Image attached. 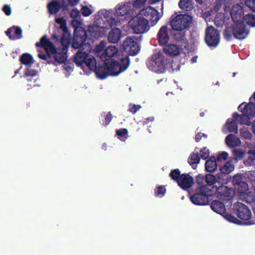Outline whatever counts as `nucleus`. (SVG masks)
Masks as SVG:
<instances>
[{"mask_svg": "<svg viewBox=\"0 0 255 255\" xmlns=\"http://www.w3.org/2000/svg\"><path fill=\"white\" fill-rule=\"evenodd\" d=\"M105 22L104 25L97 24L90 25L87 30L84 29H79L74 31V37L72 41V46L74 49H78L84 43H86L87 39L94 41L103 35L104 29L111 28L116 24V20L114 18L104 16L103 19Z\"/></svg>", "mask_w": 255, "mask_h": 255, "instance_id": "f257e3e1", "label": "nucleus"}, {"mask_svg": "<svg viewBox=\"0 0 255 255\" xmlns=\"http://www.w3.org/2000/svg\"><path fill=\"white\" fill-rule=\"evenodd\" d=\"M78 51L75 54L74 61L75 64L82 68L86 66L89 70L96 68L97 64L95 58L89 55L92 50L91 44L88 42L84 43L78 49Z\"/></svg>", "mask_w": 255, "mask_h": 255, "instance_id": "f03ea898", "label": "nucleus"}, {"mask_svg": "<svg viewBox=\"0 0 255 255\" xmlns=\"http://www.w3.org/2000/svg\"><path fill=\"white\" fill-rule=\"evenodd\" d=\"M35 46L43 48L46 52L51 51L55 61L59 64L64 63L67 59L68 49L60 48L57 49L46 35L43 36L40 41L36 43Z\"/></svg>", "mask_w": 255, "mask_h": 255, "instance_id": "7ed1b4c3", "label": "nucleus"}, {"mask_svg": "<svg viewBox=\"0 0 255 255\" xmlns=\"http://www.w3.org/2000/svg\"><path fill=\"white\" fill-rule=\"evenodd\" d=\"M213 194V191L208 186H200L195 189L193 195H190V199L195 205L204 206L208 204L209 198Z\"/></svg>", "mask_w": 255, "mask_h": 255, "instance_id": "20e7f679", "label": "nucleus"}, {"mask_svg": "<svg viewBox=\"0 0 255 255\" xmlns=\"http://www.w3.org/2000/svg\"><path fill=\"white\" fill-rule=\"evenodd\" d=\"M167 59L161 53L153 54L146 63L148 68L157 73H163L165 70Z\"/></svg>", "mask_w": 255, "mask_h": 255, "instance_id": "39448f33", "label": "nucleus"}, {"mask_svg": "<svg viewBox=\"0 0 255 255\" xmlns=\"http://www.w3.org/2000/svg\"><path fill=\"white\" fill-rule=\"evenodd\" d=\"M130 64V59L128 56H122L120 61L112 60L111 62H108L109 68L110 75L116 76L125 71Z\"/></svg>", "mask_w": 255, "mask_h": 255, "instance_id": "423d86ee", "label": "nucleus"}, {"mask_svg": "<svg viewBox=\"0 0 255 255\" xmlns=\"http://www.w3.org/2000/svg\"><path fill=\"white\" fill-rule=\"evenodd\" d=\"M170 25L174 30H185L190 26L192 17L187 14H180L171 17Z\"/></svg>", "mask_w": 255, "mask_h": 255, "instance_id": "0eeeda50", "label": "nucleus"}, {"mask_svg": "<svg viewBox=\"0 0 255 255\" xmlns=\"http://www.w3.org/2000/svg\"><path fill=\"white\" fill-rule=\"evenodd\" d=\"M234 211L240 219L245 221L247 225H252L253 221L251 220L252 213L250 209L244 204L237 202L234 205Z\"/></svg>", "mask_w": 255, "mask_h": 255, "instance_id": "6e6552de", "label": "nucleus"}, {"mask_svg": "<svg viewBox=\"0 0 255 255\" xmlns=\"http://www.w3.org/2000/svg\"><path fill=\"white\" fill-rule=\"evenodd\" d=\"M131 28L134 33L142 34L148 31L150 26L147 21L139 13L129 22Z\"/></svg>", "mask_w": 255, "mask_h": 255, "instance_id": "1a4fd4ad", "label": "nucleus"}, {"mask_svg": "<svg viewBox=\"0 0 255 255\" xmlns=\"http://www.w3.org/2000/svg\"><path fill=\"white\" fill-rule=\"evenodd\" d=\"M205 41L211 48L216 47L220 41V31L212 26L207 27L205 30Z\"/></svg>", "mask_w": 255, "mask_h": 255, "instance_id": "9d476101", "label": "nucleus"}, {"mask_svg": "<svg viewBox=\"0 0 255 255\" xmlns=\"http://www.w3.org/2000/svg\"><path fill=\"white\" fill-rule=\"evenodd\" d=\"M139 14L144 17L148 23L150 22L151 26L155 25L162 16L156 9L150 6L144 7L140 11Z\"/></svg>", "mask_w": 255, "mask_h": 255, "instance_id": "9b49d317", "label": "nucleus"}, {"mask_svg": "<svg viewBox=\"0 0 255 255\" xmlns=\"http://www.w3.org/2000/svg\"><path fill=\"white\" fill-rule=\"evenodd\" d=\"M217 197L225 203H229L231 205L233 198L235 195V191L232 188H229L226 186H220L217 189Z\"/></svg>", "mask_w": 255, "mask_h": 255, "instance_id": "f8f14e48", "label": "nucleus"}, {"mask_svg": "<svg viewBox=\"0 0 255 255\" xmlns=\"http://www.w3.org/2000/svg\"><path fill=\"white\" fill-rule=\"evenodd\" d=\"M232 26L235 38L243 40L247 37L249 30L246 29V25L243 21L234 22Z\"/></svg>", "mask_w": 255, "mask_h": 255, "instance_id": "ddd939ff", "label": "nucleus"}, {"mask_svg": "<svg viewBox=\"0 0 255 255\" xmlns=\"http://www.w3.org/2000/svg\"><path fill=\"white\" fill-rule=\"evenodd\" d=\"M124 51L131 56L136 55L140 50V47L136 41L130 37H127L123 43Z\"/></svg>", "mask_w": 255, "mask_h": 255, "instance_id": "4468645a", "label": "nucleus"}, {"mask_svg": "<svg viewBox=\"0 0 255 255\" xmlns=\"http://www.w3.org/2000/svg\"><path fill=\"white\" fill-rule=\"evenodd\" d=\"M171 29L168 28L167 25L160 27L157 34V39L160 45H164L168 43L171 36Z\"/></svg>", "mask_w": 255, "mask_h": 255, "instance_id": "2eb2a0df", "label": "nucleus"}, {"mask_svg": "<svg viewBox=\"0 0 255 255\" xmlns=\"http://www.w3.org/2000/svg\"><path fill=\"white\" fill-rule=\"evenodd\" d=\"M177 183L181 189L187 190L193 185L194 179L189 174L183 173Z\"/></svg>", "mask_w": 255, "mask_h": 255, "instance_id": "dca6fc26", "label": "nucleus"}, {"mask_svg": "<svg viewBox=\"0 0 255 255\" xmlns=\"http://www.w3.org/2000/svg\"><path fill=\"white\" fill-rule=\"evenodd\" d=\"M5 33L12 40L20 39L22 37V29L18 26L14 25L8 28Z\"/></svg>", "mask_w": 255, "mask_h": 255, "instance_id": "f3484780", "label": "nucleus"}, {"mask_svg": "<svg viewBox=\"0 0 255 255\" xmlns=\"http://www.w3.org/2000/svg\"><path fill=\"white\" fill-rule=\"evenodd\" d=\"M244 9L240 4H234L231 10V16L234 22L241 21L243 18Z\"/></svg>", "mask_w": 255, "mask_h": 255, "instance_id": "a211bd4d", "label": "nucleus"}, {"mask_svg": "<svg viewBox=\"0 0 255 255\" xmlns=\"http://www.w3.org/2000/svg\"><path fill=\"white\" fill-rule=\"evenodd\" d=\"M92 70L95 71L98 78L102 80L105 79L108 76H110L107 61H105L102 66L97 67L96 64V68L93 69Z\"/></svg>", "mask_w": 255, "mask_h": 255, "instance_id": "6ab92c4d", "label": "nucleus"}, {"mask_svg": "<svg viewBox=\"0 0 255 255\" xmlns=\"http://www.w3.org/2000/svg\"><path fill=\"white\" fill-rule=\"evenodd\" d=\"M244 103L241 104L238 110L243 114H247L251 118L255 116V104L253 102H250L249 104L245 105L244 107H242Z\"/></svg>", "mask_w": 255, "mask_h": 255, "instance_id": "aec40b11", "label": "nucleus"}, {"mask_svg": "<svg viewBox=\"0 0 255 255\" xmlns=\"http://www.w3.org/2000/svg\"><path fill=\"white\" fill-rule=\"evenodd\" d=\"M225 203L219 200H215L212 202L210 207L215 212L223 215L226 212Z\"/></svg>", "mask_w": 255, "mask_h": 255, "instance_id": "412c9836", "label": "nucleus"}, {"mask_svg": "<svg viewBox=\"0 0 255 255\" xmlns=\"http://www.w3.org/2000/svg\"><path fill=\"white\" fill-rule=\"evenodd\" d=\"M118 52V50L115 46H108L105 49L104 53L102 54L101 57L105 61H107L108 58L114 57Z\"/></svg>", "mask_w": 255, "mask_h": 255, "instance_id": "4be33fe9", "label": "nucleus"}, {"mask_svg": "<svg viewBox=\"0 0 255 255\" xmlns=\"http://www.w3.org/2000/svg\"><path fill=\"white\" fill-rule=\"evenodd\" d=\"M121 37V31L118 28H114L112 29L110 31L108 39V41L113 43H117Z\"/></svg>", "mask_w": 255, "mask_h": 255, "instance_id": "5701e85b", "label": "nucleus"}, {"mask_svg": "<svg viewBox=\"0 0 255 255\" xmlns=\"http://www.w3.org/2000/svg\"><path fill=\"white\" fill-rule=\"evenodd\" d=\"M171 37L177 41H187L184 30H174L171 29Z\"/></svg>", "mask_w": 255, "mask_h": 255, "instance_id": "b1692460", "label": "nucleus"}, {"mask_svg": "<svg viewBox=\"0 0 255 255\" xmlns=\"http://www.w3.org/2000/svg\"><path fill=\"white\" fill-rule=\"evenodd\" d=\"M164 52L170 56H176L180 53V49L176 45L169 44L165 45L163 48Z\"/></svg>", "mask_w": 255, "mask_h": 255, "instance_id": "393cba45", "label": "nucleus"}, {"mask_svg": "<svg viewBox=\"0 0 255 255\" xmlns=\"http://www.w3.org/2000/svg\"><path fill=\"white\" fill-rule=\"evenodd\" d=\"M225 142L229 147H235L239 145L241 141L234 134H230L226 137Z\"/></svg>", "mask_w": 255, "mask_h": 255, "instance_id": "a878e982", "label": "nucleus"}, {"mask_svg": "<svg viewBox=\"0 0 255 255\" xmlns=\"http://www.w3.org/2000/svg\"><path fill=\"white\" fill-rule=\"evenodd\" d=\"M47 7L50 14H55L61 9V4L57 0H53L47 4Z\"/></svg>", "mask_w": 255, "mask_h": 255, "instance_id": "bb28decb", "label": "nucleus"}, {"mask_svg": "<svg viewBox=\"0 0 255 255\" xmlns=\"http://www.w3.org/2000/svg\"><path fill=\"white\" fill-rule=\"evenodd\" d=\"M205 169L207 171L212 172L217 168V160L214 156L210 157L205 162Z\"/></svg>", "mask_w": 255, "mask_h": 255, "instance_id": "cd10ccee", "label": "nucleus"}, {"mask_svg": "<svg viewBox=\"0 0 255 255\" xmlns=\"http://www.w3.org/2000/svg\"><path fill=\"white\" fill-rule=\"evenodd\" d=\"M200 158L198 152H192L190 155L188 159V162L193 169H195L197 167V164L200 162Z\"/></svg>", "mask_w": 255, "mask_h": 255, "instance_id": "c85d7f7f", "label": "nucleus"}, {"mask_svg": "<svg viewBox=\"0 0 255 255\" xmlns=\"http://www.w3.org/2000/svg\"><path fill=\"white\" fill-rule=\"evenodd\" d=\"M234 165L232 161H226L223 166L220 167V170L223 174H228L234 169Z\"/></svg>", "mask_w": 255, "mask_h": 255, "instance_id": "c756f323", "label": "nucleus"}, {"mask_svg": "<svg viewBox=\"0 0 255 255\" xmlns=\"http://www.w3.org/2000/svg\"><path fill=\"white\" fill-rule=\"evenodd\" d=\"M20 61L22 64L31 66L33 63V59L31 54L25 53L21 56Z\"/></svg>", "mask_w": 255, "mask_h": 255, "instance_id": "7c9ffc66", "label": "nucleus"}, {"mask_svg": "<svg viewBox=\"0 0 255 255\" xmlns=\"http://www.w3.org/2000/svg\"><path fill=\"white\" fill-rule=\"evenodd\" d=\"M179 7L186 11H190L193 8L192 0H180L178 3Z\"/></svg>", "mask_w": 255, "mask_h": 255, "instance_id": "2f4dec72", "label": "nucleus"}, {"mask_svg": "<svg viewBox=\"0 0 255 255\" xmlns=\"http://www.w3.org/2000/svg\"><path fill=\"white\" fill-rule=\"evenodd\" d=\"M128 3H126L124 4H119L116 8V14L118 16H124L128 13Z\"/></svg>", "mask_w": 255, "mask_h": 255, "instance_id": "473e14b6", "label": "nucleus"}, {"mask_svg": "<svg viewBox=\"0 0 255 255\" xmlns=\"http://www.w3.org/2000/svg\"><path fill=\"white\" fill-rule=\"evenodd\" d=\"M217 182H218V180L215 176L211 174H206L205 176V183H206L207 184L204 186H208V187H209V188L212 190L213 187H212V186Z\"/></svg>", "mask_w": 255, "mask_h": 255, "instance_id": "72a5a7b5", "label": "nucleus"}, {"mask_svg": "<svg viewBox=\"0 0 255 255\" xmlns=\"http://www.w3.org/2000/svg\"><path fill=\"white\" fill-rule=\"evenodd\" d=\"M245 22L251 27H255V15L248 13L243 16Z\"/></svg>", "mask_w": 255, "mask_h": 255, "instance_id": "f704fd0d", "label": "nucleus"}, {"mask_svg": "<svg viewBox=\"0 0 255 255\" xmlns=\"http://www.w3.org/2000/svg\"><path fill=\"white\" fill-rule=\"evenodd\" d=\"M226 125L228 126V129L231 132H238V126L236 122L231 119H228L226 122Z\"/></svg>", "mask_w": 255, "mask_h": 255, "instance_id": "c9c22d12", "label": "nucleus"}, {"mask_svg": "<svg viewBox=\"0 0 255 255\" xmlns=\"http://www.w3.org/2000/svg\"><path fill=\"white\" fill-rule=\"evenodd\" d=\"M223 36L224 38L227 41H230L233 40V36H234L233 26L226 28L223 32Z\"/></svg>", "mask_w": 255, "mask_h": 255, "instance_id": "e433bc0d", "label": "nucleus"}, {"mask_svg": "<svg viewBox=\"0 0 255 255\" xmlns=\"http://www.w3.org/2000/svg\"><path fill=\"white\" fill-rule=\"evenodd\" d=\"M233 0H217L216 4L218 6L221 7L224 6V9L226 10L227 8L230 9L232 4Z\"/></svg>", "mask_w": 255, "mask_h": 255, "instance_id": "4c0bfd02", "label": "nucleus"}, {"mask_svg": "<svg viewBox=\"0 0 255 255\" xmlns=\"http://www.w3.org/2000/svg\"><path fill=\"white\" fill-rule=\"evenodd\" d=\"M182 174H181L180 171L178 168L171 170L169 176L174 181L176 182L178 181L180 177H181Z\"/></svg>", "mask_w": 255, "mask_h": 255, "instance_id": "58836bf2", "label": "nucleus"}, {"mask_svg": "<svg viewBox=\"0 0 255 255\" xmlns=\"http://www.w3.org/2000/svg\"><path fill=\"white\" fill-rule=\"evenodd\" d=\"M248 157L246 162L249 165L255 163V149L249 150L248 152Z\"/></svg>", "mask_w": 255, "mask_h": 255, "instance_id": "ea45409f", "label": "nucleus"}, {"mask_svg": "<svg viewBox=\"0 0 255 255\" xmlns=\"http://www.w3.org/2000/svg\"><path fill=\"white\" fill-rule=\"evenodd\" d=\"M104 118V121H103V125L105 127L109 125L113 119V116L110 112L104 114L102 115Z\"/></svg>", "mask_w": 255, "mask_h": 255, "instance_id": "a19ab883", "label": "nucleus"}, {"mask_svg": "<svg viewBox=\"0 0 255 255\" xmlns=\"http://www.w3.org/2000/svg\"><path fill=\"white\" fill-rule=\"evenodd\" d=\"M251 118V117L247 115V114H243V115L240 117L239 122L241 124L249 126L251 124L250 121Z\"/></svg>", "mask_w": 255, "mask_h": 255, "instance_id": "79ce46f5", "label": "nucleus"}, {"mask_svg": "<svg viewBox=\"0 0 255 255\" xmlns=\"http://www.w3.org/2000/svg\"><path fill=\"white\" fill-rule=\"evenodd\" d=\"M155 195L156 197L161 195L163 196L165 195L166 192V189L163 186H159L157 187L154 190Z\"/></svg>", "mask_w": 255, "mask_h": 255, "instance_id": "37998d69", "label": "nucleus"}, {"mask_svg": "<svg viewBox=\"0 0 255 255\" xmlns=\"http://www.w3.org/2000/svg\"><path fill=\"white\" fill-rule=\"evenodd\" d=\"M60 43L63 46L61 48H66V49H68L70 43L69 39L66 38L64 34L60 39Z\"/></svg>", "mask_w": 255, "mask_h": 255, "instance_id": "c03bdc74", "label": "nucleus"}, {"mask_svg": "<svg viewBox=\"0 0 255 255\" xmlns=\"http://www.w3.org/2000/svg\"><path fill=\"white\" fill-rule=\"evenodd\" d=\"M38 57L42 60H48V59H49L51 58V51H49L48 52H46V54L44 53L42 51H40L38 50Z\"/></svg>", "mask_w": 255, "mask_h": 255, "instance_id": "a18cd8bd", "label": "nucleus"}, {"mask_svg": "<svg viewBox=\"0 0 255 255\" xmlns=\"http://www.w3.org/2000/svg\"><path fill=\"white\" fill-rule=\"evenodd\" d=\"M205 182V177L203 175L199 174L196 176V183L198 184L199 187L202 185H204V184Z\"/></svg>", "mask_w": 255, "mask_h": 255, "instance_id": "49530a36", "label": "nucleus"}, {"mask_svg": "<svg viewBox=\"0 0 255 255\" xmlns=\"http://www.w3.org/2000/svg\"><path fill=\"white\" fill-rule=\"evenodd\" d=\"M133 7L135 8H139L142 6L147 0H131Z\"/></svg>", "mask_w": 255, "mask_h": 255, "instance_id": "de8ad7c7", "label": "nucleus"}, {"mask_svg": "<svg viewBox=\"0 0 255 255\" xmlns=\"http://www.w3.org/2000/svg\"><path fill=\"white\" fill-rule=\"evenodd\" d=\"M242 181V175L241 174H236L233 176L232 182L235 186L239 185Z\"/></svg>", "mask_w": 255, "mask_h": 255, "instance_id": "09e8293b", "label": "nucleus"}, {"mask_svg": "<svg viewBox=\"0 0 255 255\" xmlns=\"http://www.w3.org/2000/svg\"><path fill=\"white\" fill-rule=\"evenodd\" d=\"M245 4L252 11L255 12V0H246Z\"/></svg>", "mask_w": 255, "mask_h": 255, "instance_id": "8fccbe9b", "label": "nucleus"}, {"mask_svg": "<svg viewBox=\"0 0 255 255\" xmlns=\"http://www.w3.org/2000/svg\"><path fill=\"white\" fill-rule=\"evenodd\" d=\"M81 11L82 14L84 16H88L92 13L91 9L87 6H83Z\"/></svg>", "mask_w": 255, "mask_h": 255, "instance_id": "3c124183", "label": "nucleus"}, {"mask_svg": "<svg viewBox=\"0 0 255 255\" xmlns=\"http://www.w3.org/2000/svg\"><path fill=\"white\" fill-rule=\"evenodd\" d=\"M233 153L235 158L239 159L243 158L245 154V153L240 149H234Z\"/></svg>", "mask_w": 255, "mask_h": 255, "instance_id": "603ef678", "label": "nucleus"}, {"mask_svg": "<svg viewBox=\"0 0 255 255\" xmlns=\"http://www.w3.org/2000/svg\"><path fill=\"white\" fill-rule=\"evenodd\" d=\"M200 155L202 159H207L209 156V149L206 147H204L200 150Z\"/></svg>", "mask_w": 255, "mask_h": 255, "instance_id": "864d4df0", "label": "nucleus"}, {"mask_svg": "<svg viewBox=\"0 0 255 255\" xmlns=\"http://www.w3.org/2000/svg\"><path fill=\"white\" fill-rule=\"evenodd\" d=\"M228 157V153L226 151H223L220 153L217 156L216 160L217 161H221L222 160H226Z\"/></svg>", "mask_w": 255, "mask_h": 255, "instance_id": "5fc2aeb1", "label": "nucleus"}, {"mask_svg": "<svg viewBox=\"0 0 255 255\" xmlns=\"http://www.w3.org/2000/svg\"><path fill=\"white\" fill-rule=\"evenodd\" d=\"M141 107L140 105H136L134 104H130L128 111L132 114H135L137 111H138Z\"/></svg>", "mask_w": 255, "mask_h": 255, "instance_id": "6e6d98bb", "label": "nucleus"}, {"mask_svg": "<svg viewBox=\"0 0 255 255\" xmlns=\"http://www.w3.org/2000/svg\"><path fill=\"white\" fill-rule=\"evenodd\" d=\"M37 74V71L35 70H31L29 68H27L24 74V76L28 78L29 77H34Z\"/></svg>", "mask_w": 255, "mask_h": 255, "instance_id": "4d7b16f0", "label": "nucleus"}, {"mask_svg": "<svg viewBox=\"0 0 255 255\" xmlns=\"http://www.w3.org/2000/svg\"><path fill=\"white\" fill-rule=\"evenodd\" d=\"M245 201L250 204L254 202L255 201V195L254 194H247L245 197Z\"/></svg>", "mask_w": 255, "mask_h": 255, "instance_id": "13d9d810", "label": "nucleus"}, {"mask_svg": "<svg viewBox=\"0 0 255 255\" xmlns=\"http://www.w3.org/2000/svg\"><path fill=\"white\" fill-rule=\"evenodd\" d=\"M128 131L127 128H122L116 130V134L120 136L123 137L125 135L127 134Z\"/></svg>", "mask_w": 255, "mask_h": 255, "instance_id": "bf43d9fd", "label": "nucleus"}, {"mask_svg": "<svg viewBox=\"0 0 255 255\" xmlns=\"http://www.w3.org/2000/svg\"><path fill=\"white\" fill-rule=\"evenodd\" d=\"M2 11L7 16H9L11 13V9L10 6L8 4H5L2 7Z\"/></svg>", "mask_w": 255, "mask_h": 255, "instance_id": "052dcab7", "label": "nucleus"}, {"mask_svg": "<svg viewBox=\"0 0 255 255\" xmlns=\"http://www.w3.org/2000/svg\"><path fill=\"white\" fill-rule=\"evenodd\" d=\"M240 132L242 136L244 137L245 138H251L252 134L248 130L241 129Z\"/></svg>", "mask_w": 255, "mask_h": 255, "instance_id": "680f3d73", "label": "nucleus"}, {"mask_svg": "<svg viewBox=\"0 0 255 255\" xmlns=\"http://www.w3.org/2000/svg\"><path fill=\"white\" fill-rule=\"evenodd\" d=\"M70 14L71 17L76 18L79 15V11L77 8H74L72 10Z\"/></svg>", "mask_w": 255, "mask_h": 255, "instance_id": "e2e57ef3", "label": "nucleus"}, {"mask_svg": "<svg viewBox=\"0 0 255 255\" xmlns=\"http://www.w3.org/2000/svg\"><path fill=\"white\" fill-rule=\"evenodd\" d=\"M106 42L102 41L100 42V44L97 47V49L98 51H101L106 47Z\"/></svg>", "mask_w": 255, "mask_h": 255, "instance_id": "0e129e2a", "label": "nucleus"}, {"mask_svg": "<svg viewBox=\"0 0 255 255\" xmlns=\"http://www.w3.org/2000/svg\"><path fill=\"white\" fill-rule=\"evenodd\" d=\"M226 218L229 221L233 223H236V221L238 220L236 217L231 215H227L226 216Z\"/></svg>", "mask_w": 255, "mask_h": 255, "instance_id": "69168bd1", "label": "nucleus"}, {"mask_svg": "<svg viewBox=\"0 0 255 255\" xmlns=\"http://www.w3.org/2000/svg\"><path fill=\"white\" fill-rule=\"evenodd\" d=\"M154 120V117H150L147 118L145 119L143 122L142 124L143 125H147L149 122H152Z\"/></svg>", "mask_w": 255, "mask_h": 255, "instance_id": "338daca9", "label": "nucleus"}, {"mask_svg": "<svg viewBox=\"0 0 255 255\" xmlns=\"http://www.w3.org/2000/svg\"><path fill=\"white\" fill-rule=\"evenodd\" d=\"M55 21L57 23L59 24L60 25H62L63 24L66 22V20L63 17L56 18Z\"/></svg>", "mask_w": 255, "mask_h": 255, "instance_id": "774afa93", "label": "nucleus"}]
</instances>
